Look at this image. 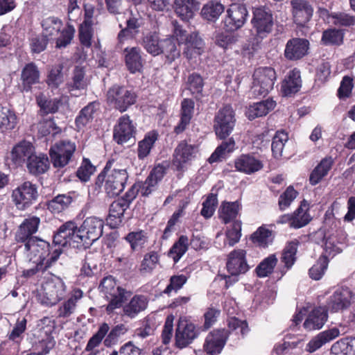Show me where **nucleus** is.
<instances>
[{
	"mask_svg": "<svg viewBox=\"0 0 355 355\" xmlns=\"http://www.w3.org/2000/svg\"><path fill=\"white\" fill-rule=\"evenodd\" d=\"M62 252L60 249H56L53 251V254L46 262H33L35 266L32 268L27 269L24 271V276L31 277L37 272H43L50 268L59 258Z\"/></svg>",
	"mask_w": 355,
	"mask_h": 355,
	"instance_id": "603ef678",
	"label": "nucleus"
},
{
	"mask_svg": "<svg viewBox=\"0 0 355 355\" xmlns=\"http://www.w3.org/2000/svg\"><path fill=\"white\" fill-rule=\"evenodd\" d=\"M226 267L233 277L247 272L250 266L246 260V252L242 249L232 251L227 256Z\"/></svg>",
	"mask_w": 355,
	"mask_h": 355,
	"instance_id": "aec40b11",
	"label": "nucleus"
},
{
	"mask_svg": "<svg viewBox=\"0 0 355 355\" xmlns=\"http://www.w3.org/2000/svg\"><path fill=\"white\" fill-rule=\"evenodd\" d=\"M188 247L189 238L182 235L170 249L168 256L173 259L175 263H177L187 251Z\"/></svg>",
	"mask_w": 355,
	"mask_h": 355,
	"instance_id": "864d4df0",
	"label": "nucleus"
},
{
	"mask_svg": "<svg viewBox=\"0 0 355 355\" xmlns=\"http://www.w3.org/2000/svg\"><path fill=\"white\" fill-rule=\"evenodd\" d=\"M309 42L306 39L293 38L289 40L285 47L284 55L290 60H297L306 55Z\"/></svg>",
	"mask_w": 355,
	"mask_h": 355,
	"instance_id": "4be33fe9",
	"label": "nucleus"
},
{
	"mask_svg": "<svg viewBox=\"0 0 355 355\" xmlns=\"http://www.w3.org/2000/svg\"><path fill=\"white\" fill-rule=\"evenodd\" d=\"M275 71L271 67H259L252 75V94L256 96H266L273 89L276 80Z\"/></svg>",
	"mask_w": 355,
	"mask_h": 355,
	"instance_id": "423d86ee",
	"label": "nucleus"
},
{
	"mask_svg": "<svg viewBox=\"0 0 355 355\" xmlns=\"http://www.w3.org/2000/svg\"><path fill=\"white\" fill-rule=\"evenodd\" d=\"M194 0H175V10L182 20H189L193 17Z\"/></svg>",
	"mask_w": 355,
	"mask_h": 355,
	"instance_id": "5fc2aeb1",
	"label": "nucleus"
},
{
	"mask_svg": "<svg viewBox=\"0 0 355 355\" xmlns=\"http://www.w3.org/2000/svg\"><path fill=\"white\" fill-rule=\"evenodd\" d=\"M83 292L76 288L72 291L68 300L64 301L58 307L57 314L58 318H67L72 315L76 309L78 302L83 297Z\"/></svg>",
	"mask_w": 355,
	"mask_h": 355,
	"instance_id": "7c9ffc66",
	"label": "nucleus"
},
{
	"mask_svg": "<svg viewBox=\"0 0 355 355\" xmlns=\"http://www.w3.org/2000/svg\"><path fill=\"white\" fill-rule=\"evenodd\" d=\"M302 87L300 72L297 69L290 71L282 83V92L284 96H291L297 93Z\"/></svg>",
	"mask_w": 355,
	"mask_h": 355,
	"instance_id": "c756f323",
	"label": "nucleus"
},
{
	"mask_svg": "<svg viewBox=\"0 0 355 355\" xmlns=\"http://www.w3.org/2000/svg\"><path fill=\"white\" fill-rule=\"evenodd\" d=\"M224 6L219 1H211L207 3L202 8L201 15L208 21H215L224 11Z\"/></svg>",
	"mask_w": 355,
	"mask_h": 355,
	"instance_id": "09e8293b",
	"label": "nucleus"
},
{
	"mask_svg": "<svg viewBox=\"0 0 355 355\" xmlns=\"http://www.w3.org/2000/svg\"><path fill=\"white\" fill-rule=\"evenodd\" d=\"M236 119L234 112L230 105H225L218 110L214 118V130L216 136L224 139L232 132Z\"/></svg>",
	"mask_w": 355,
	"mask_h": 355,
	"instance_id": "9d476101",
	"label": "nucleus"
},
{
	"mask_svg": "<svg viewBox=\"0 0 355 355\" xmlns=\"http://www.w3.org/2000/svg\"><path fill=\"white\" fill-rule=\"evenodd\" d=\"M101 293L108 300L106 311L112 313L116 309L123 308L125 302L131 296L132 292L119 286L112 276L104 277L99 285Z\"/></svg>",
	"mask_w": 355,
	"mask_h": 355,
	"instance_id": "f257e3e1",
	"label": "nucleus"
},
{
	"mask_svg": "<svg viewBox=\"0 0 355 355\" xmlns=\"http://www.w3.org/2000/svg\"><path fill=\"white\" fill-rule=\"evenodd\" d=\"M228 327L230 334L234 333L238 339L243 337L249 331L246 321L235 317H232L228 320Z\"/></svg>",
	"mask_w": 355,
	"mask_h": 355,
	"instance_id": "69168bd1",
	"label": "nucleus"
},
{
	"mask_svg": "<svg viewBox=\"0 0 355 355\" xmlns=\"http://www.w3.org/2000/svg\"><path fill=\"white\" fill-rule=\"evenodd\" d=\"M85 72L83 67L76 66L72 73L71 80L67 84L69 92L86 89L88 83L85 77Z\"/></svg>",
	"mask_w": 355,
	"mask_h": 355,
	"instance_id": "49530a36",
	"label": "nucleus"
},
{
	"mask_svg": "<svg viewBox=\"0 0 355 355\" xmlns=\"http://www.w3.org/2000/svg\"><path fill=\"white\" fill-rule=\"evenodd\" d=\"M137 96L123 87L113 86L107 92V101L121 112H125L136 102Z\"/></svg>",
	"mask_w": 355,
	"mask_h": 355,
	"instance_id": "9b49d317",
	"label": "nucleus"
},
{
	"mask_svg": "<svg viewBox=\"0 0 355 355\" xmlns=\"http://www.w3.org/2000/svg\"><path fill=\"white\" fill-rule=\"evenodd\" d=\"M141 44L146 51L154 56L162 53V40H159L156 32H148L144 34Z\"/></svg>",
	"mask_w": 355,
	"mask_h": 355,
	"instance_id": "37998d69",
	"label": "nucleus"
},
{
	"mask_svg": "<svg viewBox=\"0 0 355 355\" xmlns=\"http://www.w3.org/2000/svg\"><path fill=\"white\" fill-rule=\"evenodd\" d=\"M331 355H355V338L346 337L334 343Z\"/></svg>",
	"mask_w": 355,
	"mask_h": 355,
	"instance_id": "79ce46f5",
	"label": "nucleus"
},
{
	"mask_svg": "<svg viewBox=\"0 0 355 355\" xmlns=\"http://www.w3.org/2000/svg\"><path fill=\"white\" fill-rule=\"evenodd\" d=\"M40 76L38 68L33 62L26 64L21 73L23 90L29 92L33 85L39 83Z\"/></svg>",
	"mask_w": 355,
	"mask_h": 355,
	"instance_id": "72a5a7b5",
	"label": "nucleus"
},
{
	"mask_svg": "<svg viewBox=\"0 0 355 355\" xmlns=\"http://www.w3.org/2000/svg\"><path fill=\"white\" fill-rule=\"evenodd\" d=\"M164 175V168L161 166H155L150 173L144 182H138L140 193L143 196H148L157 189V184Z\"/></svg>",
	"mask_w": 355,
	"mask_h": 355,
	"instance_id": "393cba45",
	"label": "nucleus"
},
{
	"mask_svg": "<svg viewBox=\"0 0 355 355\" xmlns=\"http://www.w3.org/2000/svg\"><path fill=\"white\" fill-rule=\"evenodd\" d=\"M34 147L28 141H22L15 146L11 151V159L16 165H21L31 157Z\"/></svg>",
	"mask_w": 355,
	"mask_h": 355,
	"instance_id": "473e14b6",
	"label": "nucleus"
},
{
	"mask_svg": "<svg viewBox=\"0 0 355 355\" xmlns=\"http://www.w3.org/2000/svg\"><path fill=\"white\" fill-rule=\"evenodd\" d=\"M288 140V136L284 131H278L273 137L271 145L272 152L275 157L278 158L282 155L285 144Z\"/></svg>",
	"mask_w": 355,
	"mask_h": 355,
	"instance_id": "e2e57ef3",
	"label": "nucleus"
},
{
	"mask_svg": "<svg viewBox=\"0 0 355 355\" xmlns=\"http://www.w3.org/2000/svg\"><path fill=\"white\" fill-rule=\"evenodd\" d=\"M158 135L155 131L148 132L144 138L138 143L137 155L139 159L146 157L150 153Z\"/></svg>",
	"mask_w": 355,
	"mask_h": 355,
	"instance_id": "de8ad7c7",
	"label": "nucleus"
},
{
	"mask_svg": "<svg viewBox=\"0 0 355 355\" xmlns=\"http://www.w3.org/2000/svg\"><path fill=\"white\" fill-rule=\"evenodd\" d=\"M328 311L325 307H317L308 315L304 322V327L308 331L321 329L328 318Z\"/></svg>",
	"mask_w": 355,
	"mask_h": 355,
	"instance_id": "c85d7f7f",
	"label": "nucleus"
},
{
	"mask_svg": "<svg viewBox=\"0 0 355 355\" xmlns=\"http://www.w3.org/2000/svg\"><path fill=\"white\" fill-rule=\"evenodd\" d=\"M252 23L257 34L261 37H263L272 31L273 26L272 15L270 10L263 6L254 8Z\"/></svg>",
	"mask_w": 355,
	"mask_h": 355,
	"instance_id": "f3484780",
	"label": "nucleus"
},
{
	"mask_svg": "<svg viewBox=\"0 0 355 355\" xmlns=\"http://www.w3.org/2000/svg\"><path fill=\"white\" fill-rule=\"evenodd\" d=\"M128 177L125 169L110 171L106 166L104 171L98 175L96 184L100 186L104 182V189L107 196L114 197L123 191Z\"/></svg>",
	"mask_w": 355,
	"mask_h": 355,
	"instance_id": "f03ea898",
	"label": "nucleus"
},
{
	"mask_svg": "<svg viewBox=\"0 0 355 355\" xmlns=\"http://www.w3.org/2000/svg\"><path fill=\"white\" fill-rule=\"evenodd\" d=\"M320 15L322 17H327L328 23L336 26H350L355 25V16L345 12L329 13L326 9L321 10Z\"/></svg>",
	"mask_w": 355,
	"mask_h": 355,
	"instance_id": "c9c22d12",
	"label": "nucleus"
},
{
	"mask_svg": "<svg viewBox=\"0 0 355 355\" xmlns=\"http://www.w3.org/2000/svg\"><path fill=\"white\" fill-rule=\"evenodd\" d=\"M194 110V102L191 99L185 98L181 104V118L180 123L175 127L177 134L182 132L189 124Z\"/></svg>",
	"mask_w": 355,
	"mask_h": 355,
	"instance_id": "58836bf2",
	"label": "nucleus"
},
{
	"mask_svg": "<svg viewBox=\"0 0 355 355\" xmlns=\"http://www.w3.org/2000/svg\"><path fill=\"white\" fill-rule=\"evenodd\" d=\"M309 205L305 200L302 201L300 206L292 214V227L297 229L307 225L311 220L308 213Z\"/></svg>",
	"mask_w": 355,
	"mask_h": 355,
	"instance_id": "c03bdc74",
	"label": "nucleus"
},
{
	"mask_svg": "<svg viewBox=\"0 0 355 355\" xmlns=\"http://www.w3.org/2000/svg\"><path fill=\"white\" fill-rule=\"evenodd\" d=\"M199 334V329L194 323L186 317H180L175 329V345L178 348H184L192 343Z\"/></svg>",
	"mask_w": 355,
	"mask_h": 355,
	"instance_id": "6e6552de",
	"label": "nucleus"
},
{
	"mask_svg": "<svg viewBox=\"0 0 355 355\" xmlns=\"http://www.w3.org/2000/svg\"><path fill=\"white\" fill-rule=\"evenodd\" d=\"M148 304V298L144 295H135L122 308V315L135 318L139 313L145 311Z\"/></svg>",
	"mask_w": 355,
	"mask_h": 355,
	"instance_id": "bb28decb",
	"label": "nucleus"
},
{
	"mask_svg": "<svg viewBox=\"0 0 355 355\" xmlns=\"http://www.w3.org/2000/svg\"><path fill=\"white\" fill-rule=\"evenodd\" d=\"M78 229L73 221H68L62 225L53 236L54 250L60 249L62 252V248L70 245L71 241L81 243L80 239L76 238L78 235Z\"/></svg>",
	"mask_w": 355,
	"mask_h": 355,
	"instance_id": "dca6fc26",
	"label": "nucleus"
},
{
	"mask_svg": "<svg viewBox=\"0 0 355 355\" xmlns=\"http://www.w3.org/2000/svg\"><path fill=\"white\" fill-rule=\"evenodd\" d=\"M234 166L238 171L250 175L261 170L263 164L252 155L243 154L235 159Z\"/></svg>",
	"mask_w": 355,
	"mask_h": 355,
	"instance_id": "a878e982",
	"label": "nucleus"
},
{
	"mask_svg": "<svg viewBox=\"0 0 355 355\" xmlns=\"http://www.w3.org/2000/svg\"><path fill=\"white\" fill-rule=\"evenodd\" d=\"M62 21L55 17H49L43 19L42 26L43 28L42 35L46 38L53 37L58 35L62 27Z\"/></svg>",
	"mask_w": 355,
	"mask_h": 355,
	"instance_id": "8fccbe9b",
	"label": "nucleus"
},
{
	"mask_svg": "<svg viewBox=\"0 0 355 355\" xmlns=\"http://www.w3.org/2000/svg\"><path fill=\"white\" fill-rule=\"evenodd\" d=\"M277 263L275 255L271 254L264 259L257 267L256 271L258 277H265L270 275Z\"/></svg>",
	"mask_w": 355,
	"mask_h": 355,
	"instance_id": "0e129e2a",
	"label": "nucleus"
},
{
	"mask_svg": "<svg viewBox=\"0 0 355 355\" xmlns=\"http://www.w3.org/2000/svg\"><path fill=\"white\" fill-rule=\"evenodd\" d=\"M175 40H176V37L174 35L171 37L162 40L161 53L165 54L170 62L173 61L180 55V51L177 49Z\"/></svg>",
	"mask_w": 355,
	"mask_h": 355,
	"instance_id": "bf43d9fd",
	"label": "nucleus"
},
{
	"mask_svg": "<svg viewBox=\"0 0 355 355\" xmlns=\"http://www.w3.org/2000/svg\"><path fill=\"white\" fill-rule=\"evenodd\" d=\"M135 126L128 115L119 118L118 124L114 127V139L119 144H123L130 140L135 133Z\"/></svg>",
	"mask_w": 355,
	"mask_h": 355,
	"instance_id": "b1692460",
	"label": "nucleus"
},
{
	"mask_svg": "<svg viewBox=\"0 0 355 355\" xmlns=\"http://www.w3.org/2000/svg\"><path fill=\"white\" fill-rule=\"evenodd\" d=\"M334 162L331 157H326L321 160L319 164L311 172L309 181L311 184H317L331 169Z\"/></svg>",
	"mask_w": 355,
	"mask_h": 355,
	"instance_id": "a18cd8bd",
	"label": "nucleus"
},
{
	"mask_svg": "<svg viewBox=\"0 0 355 355\" xmlns=\"http://www.w3.org/2000/svg\"><path fill=\"white\" fill-rule=\"evenodd\" d=\"M291 6L294 23L297 26H304L313 16L312 5L306 0H292Z\"/></svg>",
	"mask_w": 355,
	"mask_h": 355,
	"instance_id": "412c9836",
	"label": "nucleus"
},
{
	"mask_svg": "<svg viewBox=\"0 0 355 355\" xmlns=\"http://www.w3.org/2000/svg\"><path fill=\"white\" fill-rule=\"evenodd\" d=\"M17 116L14 110L0 105V130L2 132H10L17 126Z\"/></svg>",
	"mask_w": 355,
	"mask_h": 355,
	"instance_id": "a19ab883",
	"label": "nucleus"
},
{
	"mask_svg": "<svg viewBox=\"0 0 355 355\" xmlns=\"http://www.w3.org/2000/svg\"><path fill=\"white\" fill-rule=\"evenodd\" d=\"M40 223V219L37 216L26 218L15 233L16 241L26 243L31 239H37V237L33 236V234L37 232Z\"/></svg>",
	"mask_w": 355,
	"mask_h": 355,
	"instance_id": "5701e85b",
	"label": "nucleus"
},
{
	"mask_svg": "<svg viewBox=\"0 0 355 355\" xmlns=\"http://www.w3.org/2000/svg\"><path fill=\"white\" fill-rule=\"evenodd\" d=\"M355 302V293L345 286H338L327 298L325 308L330 313H343Z\"/></svg>",
	"mask_w": 355,
	"mask_h": 355,
	"instance_id": "39448f33",
	"label": "nucleus"
},
{
	"mask_svg": "<svg viewBox=\"0 0 355 355\" xmlns=\"http://www.w3.org/2000/svg\"><path fill=\"white\" fill-rule=\"evenodd\" d=\"M275 105V101L268 98L250 105L246 112V115L250 120L261 117L266 116L270 111L273 110Z\"/></svg>",
	"mask_w": 355,
	"mask_h": 355,
	"instance_id": "4c0bfd02",
	"label": "nucleus"
},
{
	"mask_svg": "<svg viewBox=\"0 0 355 355\" xmlns=\"http://www.w3.org/2000/svg\"><path fill=\"white\" fill-rule=\"evenodd\" d=\"M38 193L35 184L29 181L24 182L12 193V198L18 209L24 210L37 198Z\"/></svg>",
	"mask_w": 355,
	"mask_h": 355,
	"instance_id": "f8f14e48",
	"label": "nucleus"
},
{
	"mask_svg": "<svg viewBox=\"0 0 355 355\" xmlns=\"http://www.w3.org/2000/svg\"><path fill=\"white\" fill-rule=\"evenodd\" d=\"M76 151L75 143L69 140L56 142L49 150L51 162L55 168H63L71 161Z\"/></svg>",
	"mask_w": 355,
	"mask_h": 355,
	"instance_id": "1a4fd4ad",
	"label": "nucleus"
},
{
	"mask_svg": "<svg viewBox=\"0 0 355 355\" xmlns=\"http://www.w3.org/2000/svg\"><path fill=\"white\" fill-rule=\"evenodd\" d=\"M26 257L33 262H46L53 254L54 248L42 239H31L25 243Z\"/></svg>",
	"mask_w": 355,
	"mask_h": 355,
	"instance_id": "ddd939ff",
	"label": "nucleus"
},
{
	"mask_svg": "<svg viewBox=\"0 0 355 355\" xmlns=\"http://www.w3.org/2000/svg\"><path fill=\"white\" fill-rule=\"evenodd\" d=\"M234 148L235 141L232 137L228 139L227 141L222 142V144L216 148L215 151L209 157V163H214L219 161L221 158L224 157L226 153L233 152Z\"/></svg>",
	"mask_w": 355,
	"mask_h": 355,
	"instance_id": "4d7b16f0",
	"label": "nucleus"
},
{
	"mask_svg": "<svg viewBox=\"0 0 355 355\" xmlns=\"http://www.w3.org/2000/svg\"><path fill=\"white\" fill-rule=\"evenodd\" d=\"M103 220L98 217H87L78 229L76 238L80 239L83 245H89L103 234Z\"/></svg>",
	"mask_w": 355,
	"mask_h": 355,
	"instance_id": "0eeeda50",
	"label": "nucleus"
},
{
	"mask_svg": "<svg viewBox=\"0 0 355 355\" xmlns=\"http://www.w3.org/2000/svg\"><path fill=\"white\" fill-rule=\"evenodd\" d=\"M72 202V198L67 195H58L48 202V209L53 213L58 214L66 209Z\"/></svg>",
	"mask_w": 355,
	"mask_h": 355,
	"instance_id": "6e6d98bb",
	"label": "nucleus"
},
{
	"mask_svg": "<svg viewBox=\"0 0 355 355\" xmlns=\"http://www.w3.org/2000/svg\"><path fill=\"white\" fill-rule=\"evenodd\" d=\"M340 335L339 329L334 327L320 332L313 338L306 345V350L313 353L320 349L324 344L333 340Z\"/></svg>",
	"mask_w": 355,
	"mask_h": 355,
	"instance_id": "cd10ccee",
	"label": "nucleus"
},
{
	"mask_svg": "<svg viewBox=\"0 0 355 355\" xmlns=\"http://www.w3.org/2000/svg\"><path fill=\"white\" fill-rule=\"evenodd\" d=\"M251 239L252 242L258 246L266 248L272 241V231L266 225H262L252 234Z\"/></svg>",
	"mask_w": 355,
	"mask_h": 355,
	"instance_id": "3c124183",
	"label": "nucleus"
},
{
	"mask_svg": "<svg viewBox=\"0 0 355 355\" xmlns=\"http://www.w3.org/2000/svg\"><path fill=\"white\" fill-rule=\"evenodd\" d=\"M159 262L157 252L152 251L146 253L141 263L139 270L142 274L150 273Z\"/></svg>",
	"mask_w": 355,
	"mask_h": 355,
	"instance_id": "774afa93",
	"label": "nucleus"
},
{
	"mask_svg": "<svg viewBox=\"0 0 355 355\" xmlns=\"http://www.w3.org/2000/svg\"><path fill=\"white\" fill-rule=\"evenodd\" d=\"M226 13L224 24L230 31H234L241 28L248 16L245 6L241 3H232L227 8Z\"/></svg>",
	"mask_w": 355,
	"mask_h": 355,
	"instance_id": "2eb2a0df",
	"label": "nucleus"
},
{
	"mask_svg": "<svg viewBox=\"0 0 355 355\" xmlns=\"http://www.w3.org/2000/svg\"><path fill=\"white\" fill-rule=\"evenodd\" d=\"M128 207V202L122 198L111 204L107 220L112 228L116 227L122 222L124 212Z\"/></svg>",
	"mask_w": 355,
	"mask_h": 355,
	"instance_id": "2f4dec72",
	"label": "nucleus"
},
{
	"mask_svg": "<svg viewBox=\"0 0 355 355\" xmlns=\"http://www.w3.org/2000/svg\"><path fill=\"white\" fill-rule=\"evenodd\" d=\"M241 205L236 200L234 202H223L219 208V217L225 223L236 221L241 210Z\"/></svg>",
	"mask_w": 355,
	"mask_h": 355,
	"instance_id": "ea45409f",
	"label": "nucleus"
},
{
	"mask_svg": "<svg viewBox=\"0 0 355 355\" xmlns=\"http://www.w3.org/2000/svg\"><path fill=\"white\" fill-rule=\"evenodd\" d=\"M125 64L130 72L135 73L140 71L143 67L140 49L138 47L125 48Z\"/></svg>",
	"mask_w": 355,
	"mask_h": 355,
	"instance_id": "e433bc0d",
	"label": "nucleus"
},
{
	"mask_svg": "<svg viewBox=\"0 0 355 355\" xmlns=\"http://www.w3.org/2000/svg\"><path fill=\"white\" fill-rule=\"evenodd\" d=\"M228 336V331L225 329H218L210 331L205 340L204 351L208 355H218L222 352Z\"/></svg>",
	"mask_w": 355,
	"mask_h": 355,
	"instance_id": "a211bd4d",
	"label": "nucleus"
},
{
	"mask_svg": "<svg viewBox=\"0 0 355 355\" xmlns=\"http://www.w3.org/2000/svg\"><path fill=\"white\" fill-rule=\"evenodd\" d=\"M38 106L44 114L55 113L58 111L60 101L58 98L47 99L42 94L36 96Z\"/></svg>",
	"mask_w": 355,
	"mask_h": 355,
	"instance_id": "680f3d73",
	"label": "nucleus"
},
{
	"mask_svg": "<svg viewBox=\"0 0 355 355\" xmlns=\"http://www.w3.org/2000/svg\"><path fill=\"white\" fill-rule=\"evenodd\" d=\"M238 40L239 36L232 33H218L215 37L216 44L224 49L232 48Z\"/></svg>",
	"mask_w": 355,
	"mask_h": 355,
	"instance_id": "338daca9",
	"label": "nucleus"
},
{
	"mask_svg": "<svg viewBox=\"0 0 355 355\" xmlns=\"http://www.w3.org/2000/svg\"><path fill=\"white\" fill-rule=\"evenodd\" d=\"M66 293L67 286L64 281L57 276H53L42 284L37 294V300L42 304L51 306L62 300Z\"/></svg>",
	"mask_w": 355,
	"mask_h": 355,
	"instance_id": "20e7f679",
	"label": "nucleus"
},
{
	"mask_svg": "<svg viewBox=\"0 0 355 355\" xmlns=\"http://www.w3.org/2000/svg\"><path fill=\"white\" fill-rule=\"evenodd\" d=\"M198 152L197 146L182 141L175 149L173 164L178 170L184 169L196 157Z\"/></svg>",
	"mask_w": 355,
	"mask_h": 355,
	"instance_id": "6ab92c4d",
	"label": "nucleus"
},
{
	"mask_svg": "<svg viewBox=\"0 0 355 355\" xmlns=\"http://www.w3.org/2000/svg\"><path fill=\"white\" fill-rule=\"evenodd\" d=\"M174 36L178 44H184L183 54L188 60L196 58L205 51V42L197 33L187 35L176 22L173 23Z\"/></svg>",
	"mask_w": 355,
	"mask_h": 355,
	"instance_id": "7ed1b4c3",
	"label": "nucleus"
},
{
	"mask_svg": "<svg viewBox=\"0 0 355 355\" xmlns=\"http://www.w3.org/2000/svg\"><path fill=\"white\" fill-rule=\"evenodd\" d=\"M97 107L98 104L93 102L82 109L79 115L76 119V124L79 130L82 129L93 119L94 114L96 111Z\"/></svg>",
	"mask_w": 355,
	"mask_h": 355,
	"instance_id": "13d9d810",
	"label": "nucleus"
},
{
	"mask_svg": "<svg viewBox=\"0 0 355 355\" xmlns=\"http://www.w3.org/2000/svg\"><path fill=\"white\" fill-rule=\"evenodd\" d=\"M318 237H322L324 242V252L322 256H325L329 260V257H334L343 250L344 245L345 236H342L338 238L339 235H343L342 231H336L331 232L324 230H319L316 233Z\"/></svg>",
	"mask_w": 355,
	"mask_h": 355,
	"instance_id": "4468645a",
	"label": "nucleus"
},
{
	"mask_svg": "<svg viewBox=\"0 0 355 355\" xmlns=\"http://www.w3.org/2000/svg\"><path fill=\"white\" fill-rule=\"evenodd\" d=\"M109 331V325L105 322L102 323L99 326L96 333L88 340L85 347V351L92 352L96 347H98Z\"/></svg>",
	"mask_w": 355,
	"mask_h": 355,
	"instance_id": "052dcab7",
	"label": "nucleus"
},
{
	"mask_svg": "<svg viewBox=\"0 0 355 355\" xmlns=\"http://www.w3.org/2000/svg\"><path fill=\"white\" fill-rule=\"evenodd\" d=\"M28 171L33 175L43 174L48 171L50 162L48 157L44 154L33 153L26 163Z\"/></svg>",
	"mask_w": 355,
	"mask_h": 355,
	"instance_id": "f704fd0d",
	"label": "nucleus"
}]
</instances>
